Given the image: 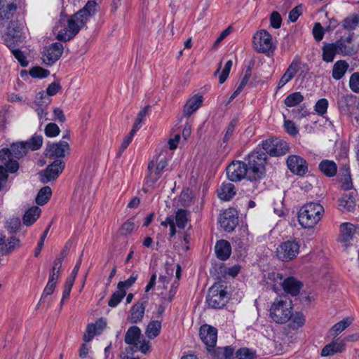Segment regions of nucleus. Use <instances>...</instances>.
<instances>
[{
  "mask_svg": "<svg viewBox=\"0 0 359 359\" xmlns=\"http://www.w3.org/2000/svg\"><path fill=\"white\" fill-rule=\"evenodd\" d=\"M248 171V180L257 181L263 178L266 173L267 156L265 152L257 148L245 158Z\"/></svg>",
  "mask_w": 359,
  "mask_h": 359,
  "instance_id": "obj_1",
  "label": "nucleus"
},
{
  "mask_svg": "<svg viewBox=\"0 0 359 359\" xmlns=\"http://www.w3.org/2000/svg\"><path fill=\"white\" fill-rule=\"evenodd\" d=\"M324 208L318 203L305 204L299 210L298 220L304 228L313 227L322 218Z\"/></svg>",
  "mask_w": 359,
  "mask_h": 359,
  "instance_id": "obj_2",
  "label": "nucleus"
},
{
  "mask_svg": "<svg viewBox=\"0 0 359 359\" xmlns=\"http://www.w3.org/2000/svg\"><path fill=\"white\" fill-rule=\"evenodd\" d=\"M270 317L276 323H285L292 318V302L286 297L274 299L270 308Z\"/></svg>",
  "mask_w": 359,
  "mask_h": 359,
  "instance_id": "obj_3",
  "label": "nucleus"
},
{
  "mask_svg": "<svg viewBox=\"0 0 359 359\" xmlns=\"http://www.w3.org/2000/svg\"><path fill=\"white\" fill-rule=\"evenodd\" d=\"M168 165V161L165 158L155 163L154 160L148 164V173L144 179L143 191L148 192L149 189H153L162 175L163 170Z\"/></svg>",
  "mask_w": 359,
  "mask_h": 359,
  "instance_id": "obj_4",
  "label": "nucleus"
},
{
  "mask_svg": "<svg viewBox=\"0 0 359 359\" xmlns=\"http://www.w3.org/2000/svg\"><path fill=\"white\" fill-rule=\"evenodd\" d=\"M86 22L85 18H82L79 14L75 13L67 20V26L57 31V38L64 41H69L79 33Z\"/></svg>",
  "mask_w": 359,
  "mask_h": 359,
  "instance_id": "obj_5",
  "label": "nucleus"
},
{
  "mask_svg": "<svg viewBox=\"0 0 359 359\" xmlns=\"http://www.w3.org/2000/svg\"><path fill=\"white\" fill-rule=\"evenodd\" d=\"M229 301V296L225 287L219 283L210 287L206 298L208 306L213 309H222Z\"/></svg>",
  "mask_w": 359,
  "mask_h": 359,
  "instance_id": "obj_6",
  "label": "nucleus"
},
{
  "mask_svg": "<svg viewBox=\"0 0 359 359\" xmlns=\"http://www.w3.org/2000/svg\"><path fill=\"white\" fill-rule=\"evenodd\" d=\"M22 26L18 20H11L7 25L2 38L8 48L16 47L21 41Z\"/></svg>",
  "mask_w": 359,
  "mask_h": 359,
  "instance_id": "obj_7",
  "label": "nucleus"
},
{
  "mask_svg": "<svg viewBox=\"0 0 359 359\" xmlns=\"http://www.w3.org/2000/svg\"><path fill=\"white\" fill-rule=\"evenodd\" d=\"M262 149L271 156H280L289 150L287 143L278 138H269L262 142Z\"/></svg>",
  "mask_w": 359,
  "mask_h": 359,
  "instance_id": "obj_8",
  "label": "nucleus"
},
{
  "mask_svg": "<svg viewBox=\"0 0 359 359\" xmlns=\"http://www.w3.org/2000/svg\"><path fill=\"white\" fill-rule=\"evenodd\" d=\"M300 245L297 241H287L282 243L276 249L278 257L283 261L288 262L299 252Z\"/></svg>",
  "mask_w": 359,
  "mask_h": 359,
  "instance_id": "obj_9",
  "label": "nucleus"
},
{
  "mask_svg": "<svg viewBox=\"0 0 359 359\" xmlns=\"http://www.w3.org/2000/svg\"><path fill=\"white\" fill-rule=\"evenodd\" d=\"M253 44L257 52L266 53L273 48L272 36L265 29H261L255 34Z\"/></svg>",
  "mask_w": 359,
  "mask_h": 359,
  "instance_id": "obj_10",
  "label": "nucleus"
},
{
  "mask_svg": "<svg viewBox=\"0 0 359 359\" xmlns=\"http://www.w3.org/2000/svg\"><path fill=\"white\" fill-rule=\"evenodd\" d=\"M226 175L231 182H239L244 178L248 180V171L244 161H233L226 168Z\"/></svg>",
  "mask_w": 359,
  "mask_h": 359,
  "instance_id": "obj_11",
  "label": "nucleus"
},
{
  "mask_svg": "<svg viewBox=\"0 0 359 359\" xmlns=\"http://www.w3.org/2000/svg\"><path fill=\"white\" fill-rule=\"evenodd\" d=\"M65 167V162L61 159H57L50 164L46 170L40 173L41 181L43 183H48L55 180L63 171Z\"/></svg>",
  "mask_w": 359,
  "mask_h": 359,
  "instance_id": "obj_12",
  "label": "nucleus"
},
{
  "mask_svg": "<svg viewBox=\"0 0 359 359\" xmlns=\"http://www.w3.org/2000/svg\"><path fill=\"white\" fill-rule=\"evenodd\" d=\"M63 53V46L55 42L46 47L42 53L43 62L46 65H52L59 60Z\"/></svg>",
  "mask_w": 359,
  "mask_h": 359,
  "instance_id": "obj_13",
  "label": "nucleus"
},
{
  "mask_svg": "<svg viewBox=\"0 0 359 359\" xmlns=\"http://www.w3.org/2000/svg\"><path fill=\"white\" fill-rule=\"evenodd\" d=\"M70 147L66 141H60L56 143H50L46 145L45 155L50 158H63L69 154Z\"/></svg>",
  "mask_w": 359,
  "mask_h": 359,
  "instance_id": "obj_14",
  "label": "nucleus"
},
{
  "mask_svg": "<svg viewBox=\"0 0 359 359\" xmlns=\"http://www.w3.org/2000/svg\"><path fill=\"white\" fill-rule=\"evenodd\" d=\"M199 336L208 351H211L210 348L215 347L217 339V330L215 327L207 324L202 325L200 327Z\"/></svg>",
  "mask_w": 359,
  "mask_h": 359,
  "instance_id": "obj_15",
  "label": "nucleus"
},
{
  "mask_svg": "<svg viewBox=\"0 0 359 359\" xmlns=\"http://www.w3.org/2000/svg\"><path fill=\"white\" fill-rule=\"evenodd\" d=\"M287 165L288 169L297 175L303 176L308 171L306 160L297 155H292L287 158Z\"/></svg>",
  "mask_w": 359,
  "mask_h": 359,
  "instance_id": "obj_16",
  "label": "nucleus"
},
{
  "mask_svg": "<svg viewBox=\"0 0 359 359\" xmlns=\"http://www.w3.org/2000/svg\"><path fill=\"white\" fill-rule=\"evenodd\" d=\"M221 227L226 231H232L238 224V217L234 209L226 210L219 217Z\"/></svg>",
  "mask_w": 359,
  "mask_h": 359,
  "instance_id": "obj_17",
  "label": "nucleus"
},
{
  "mask_svg": "<svg viewBox=\"0 0 359 359\" xmlns=\"http://www.w3.org/2000/svg\"><path fill=\"white\" fill-rule=\"evenodd\" d=\"M353 34H350L346 38H341L335 41L338 54L342 56H350L356 53V48L353 44Z\"/></svg>",
  "mask_w": 359,
  "mask_h": 359,
  "instance_id": "obj_18",
  "label": "nucleus"
},
{
  "mask_svg": "<svg viewBox=\"0 0 359 359\" xmlns=\"http://www.w3.org/2000/svg\"><path fill=\"white\" fill-rule=\"evenodd\" d=\"M355 233L356 227L353 224L348 222L341 224L339 241L345 249L351 245V241Z\"/></svg>",
  "mask_w": 359,
  "mask_h": 359,
  "instance_id": "obj_19",
  "label": "nucleus"
},
{
  "mask_svg": "<svg viewBox=\"0 0 359 359\" xmlns=\"http://www.w3.org/2000/svg\"><path fill=\"white\" fill-rule=\"evenodd\" d=\"M0 165L5 168L6 172H15L18 168V163L13 160L11 149L4 148L0 150Z\"/></svg>",
  "mask_w": 359,
  "mask_h": 359,
  "instance_id": "obj_20",
  "label": "nucleus"
},
{
  "mask_svg": "<svg viewBox=\"0 0 359 359\" xmlns=\"http://www.w3.org/2000/svg\"><path fill=\"white\" fill-rule=\"evenodd\" d=\"M15 10L16 6L13 3L0 0V29L3 28L6 21L12 18Z\"/></svg>",
  "mask_w": 359,
  "mask_h": 359,
  "instance_id": "obj_21",
  "label": "nucleus"
},
{
  "mask_svg": "<svg viewBox=\"0 0 359 359\" xmlns=\"http://www.w3.org/2000/svg\"><path fill=\"white\" fill-rule=\"evenodd\" d=\"M107 326V322L104 318H100L95 323L88 325L86 332L83 336V340L90 341L95 335L100 334Z\"/></svg>",
  "mask_w": 359,
  "mask_h": 359,
  "instance_id": "obj_22",
  "label": "nucleus"
},
{
  "mask_svg": "<svg viewBox=\"0 0 359 359\" xmlns=\"http://www.w3.org/2000/svg\"><path fill=\"white\" fill-rule=\"evenodd\" d=\"M345 348L346 344L344 341L337 339L323 347L321 351V355L325 357L332 355L337 353H342L345 351Z\"/></svg>",
  "mask_w": 359,
  "mask_h": 359,
  "instance_id": "obj_23",
  "label": "nucleus"
},
{
  "mask_svg": "<svg viewBox=\"0 0 359 359\" xmlns=\"http://www.w3.org/2000/svg\"><path fill=\"white\" fill-rule=\"evenodd\" d=\"M281 286L285 292L296 296L299 293L302 283L294 277H288L283 280Z\"/></svg>",
  "mask_w": 359,
  "mask_h": 359,
  "instance_id": "obj_24",
  "label": "nucleus"
},
{
  "mask_svg": "<svg viewBox=\"0 0 359 359\" xmlns=\"http://www.w3.org/2000/svg\"><path fill=\"white\" fill-rule=\"evenodd\" d=\"M202 102L203 97L201 95H194L191 97L184 107L183 116H190L201 106Z\"/></svg>",
  "mask_w": 359,
  "mask_h": 359,
  "instance_id": "obj_25",
  "label": "nucleus"
},
{
  "mask_svg": "<svg viewBox=\"0 0 359 359\" xmlns=\"http://www.w3.org/2000/svg\"><path fill=\"white\" fill-rule=\"evenodd\" d=\"M236 194L235 186L231 182H224L217 189V196L222 201H229Z\"/></svg>",
  "mask_w": 359,
  "mask_h": 359,
  "instance_id": "obj_26",
  "label": "nucleus"
},
{
  "mask_svg": "<svg viewBox=\"0 0 359 359\" xmlns=\"http://www.w3.org/2000/svg\"><path fill=\"white\" fill-rule=\"evenodd\" d=\"M145 306L142 302H137L134 304L130 311V314L128 317V320L132 323H137L141 322L144 318Z\"/></svg>",
  "mask_w": 359,
  "mask_h": 359,
  "instance_id": "obj_27",
  "label": "nucleus"
},
{
  "mask_svg": "<svg viewBox=\"0 0 359 359\" xmlns=\"http://www.w3.org/2000/svg\"><path fill=\"white\" fill-rule=\"evenodd\" d=\"M215 249L217 257L221 260H226L231 255V248L230 243L225 240L217 241Z\"/></svg>",
  "mask_w": 359,
  "mask_h": 359,
  "instance_id": "obj_28",
  "label": "nucleus"
},
{
  "mask_svg": "<svg viewBox=\"0 0 359 359\" xmlns=\"http://www.w3.org/2000/svg\"><path fill=\"white\" fill-rule=\"evenodd\" d=\"M318 168L326 177H332L336 175L338 168L334 161L325 159L319 163Z\"/></svg>",
  "mask_w": 359,
  "mask_h": 359,
  "instance_id": "obj_29",
  "label": "nucleus"
},
{
  "mask_svg": "<svg viewBox=\"0 0 359 359\" xmlns=\"http://www.w3.org/2000/svg\"><path fill=\"white\" fill-rule=\"evenodd\" d=\"M65 257V251H62L61 255L56 258L53 262V266L49 273L48 283L57 284L60 277V269L62 267V259Z\"/></svg>",
  "mask_w": 359,
  "mask_h": 359,
  "instance_id": "obj_30",
  "label": "nucleus"
},
{
  "mask_svg": "<svg viewBox=\"0 0 359 359\" xmlns=\"http://www.w3.org/2000/svg\"><path fill=\"white\" fill-rule=\"evenodd\" d=\"M41 210L38 206H32L29 208L22 217V222L25 226L32 225L39 217Z\"/></svg>",
  "mask_w": 359,
  "mask_h": 359,
  "instance_id": "obj_31",
  "label": "nucleus"
},
{
  "mask_svg": "<svg viewBox=\"0 0 359 359\" xmlns=\"http://www.w3.org/2000/svg\"><path fill=\"white\" fill-rule=\"evenodd\" d=\"M141 336V330L137 326L129 327L125 335V342L129 345H133L137 348V341Z\"/></svg>",
  "mask_w": 359,
  "mask_h": 359,
  "instance_id": "obj_32",
  "label": "nucleus"
},
{
  "mask_svg": "<svg viewBox=\"0 0 359 359\" xmlns=\"http://www.w3.org/2000/svg\"><path fill=\"white\" fill-rule=\"evenodd\" d=\"M349 67V65L345 60H338L333 65L332 76L334 79H341Z\"/></svg>",
  "mask_w": 359,
  "mask_h": 359,
  "instance_id": "obj_33",
  "label": "nucleus"
},
{
  "mask_svg": "<svg viewBox=\"0 0 359 359\" xmlns=\"http://www.w3.org/2000/svg\"><path fill=\"white\" fill-rule=\"evenodd\" d=\"M212 355L215 359H230L234 350L231 346L212 348Z\"/></svg>",
  "mask_w": 359,
  "mask_h": 359,
  "instance_id": "obj_34",
  "label": "nucleus"
},
{
  "mask_svg": "<svg viewBox=\"0 0 359 359\" xmlns=\"http://www.w3.org/2000/svg\"><path fill=\"white\" fill-rule=\"evenodd\" d=\"M338 54V50L334 43H326L323 47V60L327 62H332L334 56Z\"/></svg>",
  "mask_w": 359,
  "mask_h": 359,
  "instance_id": "obj_35",
  "label": "nucleus"
},
{
  "mask_svg": "<svg viewBox=\"0 0 359 359\" xmlns=\"http://www.w3.org/2000/svg\"><path fill=\"white\" fill-rule=\"evenodd\" d=\"M339 207L346 211H352L355 206V200L353 194H344L339 200Z\"/></svg>",
  "mask_w": 359,
  "mask_h": 359,
  "instance_id": "obj_36",
  "label": "nucleus"
},
{
  "mask_svg": "<svg viewBox=\"0 0 359 359\" xmlns=\"http://www.w3.org/2000/svg\"><path fill=\"white\" fill-rule=\"evenodd\" d=\"M161 323L158 320H151L147 325L145 334L150 339H155L161 332Z\"/></svg>",
  "mask_w": 359,
  "mask_h": 359,
  "instance_id": "obj_37",
  "label": "nucleus"
},
{
  "mask_svg": "<svg viewBox=\"0 0 359 359\" xmlns=\"http://www.w3.org/2000/svg\"><path fill=\"white\" fill-rule=\"evenodd\" d=\"M351 324V320L348 318H344L342 320L334 324L330 330L329 333L330 336L336 337L344 330H346Z\"/></svg>",
  "mask_w": 359,
  "mask_h": 359,
  "instance_id": "obj_38",
  "label": "nucleus"
},
{
  "mask_svg": "<svg viewBox=\"0 0 359 359\" xmlns=\"http://www.w3.org/2000/svg\"><path fill=\"white\" fill-rule=\"evenodd\" d=\"M20 247V241L15 236H11L9 239H8V242L6 245L1 248V253L2 255H7Z\"/></svg>",
  "mask_w": 359,
  "mask_h": 359,
  "instance_id": "obj_39",
  "label": "nucleus"
},
{
  "mask_svg": "<svg viewBox=\"0 0 359 359\" xmlns=\"http://www.w3.org/2000/svg\"><path fill=\"white\" fill-rule=\"evenodd\" d=\"M189 212L184 209H179L176 212L174 220H175V224L178 228L184 229L186 226L189 221Z\"/></svg>",
  "mask_w": 359,
  "mask_h": 359,
  "instance_id": "obj_40",
  "label": "nucleus"
},
{
  "mask_svg": "<svg viewBox=\"0 0 359 359\" xmlns=\"http://www.w3.org/2000/svg\"><path fill=\"white\" fill-rule=\"evenodd\" d=\"M97 0H90L87 2L84 8L81 10H80L79 12H77V14H79V15L82 18H85L86 21L88 19V17L94 14L95 13V8L97 5V3L96 1Z\"/></svg>",
  "mask_w": 359,
  "mask_h": 359,
  "instance_id": "obj_41",
  "label": "nucleus"
},
{
  "mask_svg": "<svg viewBox=\"0 0 359 359\" xmlns=\"http://www.w3.org/2000/svg\"><path fill=\"white\" fill-rule=\"evenodd\" d=\"M51 194L52 191L49 187L46 186L41 188L36 197V203L39 205L46 204L50 199Z\"/></svg>",
  "mask_w": 359,
  "mask_h": 359,
  "instance_id": "obj_42",
  "label": "nucleus"
},
{
  "mask_svg": "<svg viewBox=\"0 0 359 359\" xmlns=\"http://www.w3.org/2000/svg\"><path fill=\"white\" fill-rule=\"evenodd\" d=\"M27 146L24 143L13 144L11 147V151L13 158H20L24 156L27 151Z\"/></svg>",
  "mask_w": 359,
  "mask_h": 359,
  "instance_id": "obj_43",
  "label": "nucleus"
},
{
  "mask_svg": "<svg viewBox=\"0 0 359 359\" xmlns=\"http://www.w3.org/2000/svg\"><path fill=\"white\" fill-rule=\"evenodd\" d=\"M304 100V96L300 92H295L290 94L285 99V104L287 107H295Z\"/></svg>",
  "mask_w": 359,
  "mask_h": 359,
  "instance_id": "obj_44",
  "label": "nucleus"
},
{
  "mask_svg": "<svg viewBox=\"0 0 359 359\" xmlns=\"http://www.w3.org/2000/svg\"><path fill=\"white\" fill-rule=\"evenodd\" d=\"M283 276L279 273H269L267 277V284L271 285V288L276 292L278 287V285H282L283 283Z\"/></svg>",
  "mask_w": 359,
  "mask_h": 359,
  "instance_id": "obj_45",
  "label": "nucleus"
},
{
  "mask_svg": "<svg viewBox=\"0 0 359 359\" xmlns=\"http://www.w3.org/2000/svg\"><path fill=\"white\" fill-rule=\"evenodd\" d=\"M126 294V291L117 289V290L114 292L109 298L108 301V306L112 308L116 307L122 301Z\"/></svg>",
  "mask_w": 359,
  "mask_h": 359,
  "instance_id": "obj_46",
  "label": "nucleus"
},
{
  "mask_svg": "<svg viewBox=\"0 0 359 359\" xmlns=\"http://www.w3.org/2000/svg\"><path fill=\"white\" fill-rule=\"evenodd\" d=\"M238 359H255L256 351L248 348H241L236 353Z\"/></svg>",
  "mask_w": 359,
  "mask_h": 359,
  "instance_id": "obj_47",
  "label": "nucleus"
},
{
  "mask_svg": "<svg viewBox=\"0 0 359 359\" xmlns=\"http://www.w3.org/2000/svg\"><path fill=\"white\" fill-rule=\"evenodd\" d=\"M359 25L358 15L348 17L343 20L342 27L346 30L355 29Z\"/></svg>",
  "mask_w": 359,
  "mask_h": 359,
  "instance_id": "obj_48",
  "label": "nucleus"
},
{
  "mask_svg": "<svg viewBox=\"0 0 359 359\" xmlns=\"http://www.w3.org/2000/svg\"><path fill=\"white\" fill-rule=\"evenodd\" d=\"M21 226L20 219L18 217H11L6 220V228L11 233L17 232Z\"/></svg>",
  "mask_w": 359,
  "mask_h": 359,
  "instance_id": "obj_49",
  "label": "nucleus"
},
{
  "mask_svg": "<svg viewBox=\"0 0 359 359\" xmlns=\"http://www.w3.org/2000/svg\"><path fill=\"white\" fill-rule=\"evenodd\" d=\"M138 274L136 272L132 273L129 278L124 281H120L117 285V289H121L126 292V290L130 287L137 280Z\"/></svg>",
  "mask_w": 359,
  "mask_h": 359,
  "instance_id": "obj_50",
  "label": "nucleus"
},
{
  "mask_svg": "<svg viewBox=\"0 0 359 359\" xmlns=\"http://www.w3.org/2000/svg\"><path fill=\"white\" fill-rule=\"evenodd\" d=\"M50 99H46V101H44V103L43 104H41V107H32L37 114L38 115V117L40 120L44 118L46 120H47V114H48V111H47V107L49 105V104L50 103Z\"/></svg>",
  "mask_w": 359,
  "mask_h": 359,
  "instance_id": "obj_51",
  "label": "nucleus"
},
{
  "mask_svg": "<svg viewBox=\"0 0 359 359\" xmlns=\"http://www.w3.org/2000/svg\"><path fill=\"white\" fill-rule=\"evenodd\" d=\"M29 75L32 78H39L43 79L46 78L50 74V72L47 69H45L41 67H34L30 69Z\"/></svg>",
  "mask_w": 359,
  "mask_h": 359,
  "instance_id": "obj_52",
  "label": "nucleus"
},
{
  "mask_svg": "<svg viewBox=\"0 0 359 359\" xmlns=\"http://www.w3.org/2000/svg\"><path fill=\"white\" fill-rule=\"evenodd\" d=\"M291 327L292 329H298L305 323L304 316L301 313H292Z\"/></svg>",
  "mask_w": 359,
  "mask_h": 359,
  "instance_id": "obj_53",
  "label": "nucleus"
},
{
  "mask_svg": "<svg viewBox=\"0 0 359 359\" xmlns=\"http://www.w3.org/2000/svg\"><path fill=\"white\" fill-rule=\"evenodd\" d=\"M315 111L318 115H324L328 108V101L325 98H321L317 101L315 104Z\"/></svg>",
  "mask_w": 359,
  "mask_h": 359,
  "instance_id": "obj_54",
  "label": "nucleus"
},
{
  "mask_svg": "<svg viewBox=\"0 0 359 359\" xmlns=\"http://www.w3.org/2000/svg\"><path fill=\"white\" fill-rule=\"evenodd\" d=\"M43 144V137L41 135H34L26 144L32 150L39 149Z\"/></svg>",
  "mask_w": 359,
  "mask_h": 359,
  "instance_id": "obj_55",
  "label": "nucleus"
},
{
  "mask_svg": "<svg viewBox=\"0 0 359 359\" xmlns=\"http://www.w3.org/2000/svg\"><path fill=\"white\" fill-rule=\"evenodd\" d=\"M349 88L355 93H359V72L352 74L349 79Z\"/></svg>",
  "mask_w": 359,
  "mask_h": 359,
  "instance_id": "obj_56",
  "label": "nucleus"
},
{
  "mask_svg": "<svg viewBox=\"0 0 359 359\" xmlns=\"http://www.w3.org/2000/svg\"><path fill=\"white\" fill-rule=\"evenodd\" d=\"M45 134L48 137H55L57 136L60 130L57 125L54 123H48L45 128Z\"/></svg>",
  "mask_w": 359,
  "mask_h": 359,
  "instance_id": "obj_57",
  "label": "nucleus"
},
{
  "mask_svg": "<svg viewBox=\"0 0 359 359\" xmlns=\"http://www.w3.org/2000/svg\"><path fill=\"white\" fill-rule=\"evenodd\" d=\"M341 188L344 190H350L353 188V183L348 169L345 170V173L341 179Z\"/></svg>",
  "mask_w": 359,
  "mask_h": 359,
  "instance_id": "obj_58",
  "label": "nucleus"
},
{
  "mask_svg": "<svg viewBox=\"0 0 359 359\" xmlns=\"http://www.w3.org/2000/svg\"><path fill=\"white\" fill-rule=\"evenodd\" d=\"M9 49L11 50L13 56L19 61L22 67H27L28 65L26 57L20 49L15 48V47Z\"/></svg>",
  "mask_w": 359,
  "mask_h": 359,
  "instance_id": "obj_59",
  "label": "nucleus"
},
{
  "mask_svg": "<svg viewBox=\"0 0 359 359\" xmlns=\"http://www.w3.org/2000/svg\"><path fill=\"white\" fill-rule=\"evenodd\" d=\"M236 126V121L233 119L229 123L225 130L224 136L222 140L223 143H226L230 140L235 131Z\"/></svg>",
  "mask_w": 359,
  "mask_h": 359,
  "instance_id": "obj_60",
  "label": "nucleus"
},
{
  "mask_svg": "<svg viewBox=\"0 0 359 359\" xmlns=\"http://www.w3.org/2000/svg\"><path fill=\"white\" fill-rule=\"evenodd\" d=\"M232 65H233V62L231 60H228L226 62V64L222 71V73L220 74V75L219 76V81L220 83H224L225 81L226 80L227 77L229 76Z\"/></svg>",
  "mask_w": 359,
  "mask_h": 359,
  "instance_id": "obj_61",
  "label": "nucleus"
},
{
  "mask_svg": "<svg viewBox=\"0 0 359 359\" xmlns=\"http://www.w3.org/2000/svg\"><path fill=\"white\" fill-rule=\"evenodd\" d=\"M282 23V18L279 13L276 11L272 12L270 16L271 26L275 29L280 27Z\"/></svg>",
  "mask_w": 359,
  "mask_h": 359,
  "instance_id": "obj_62",
  "label": "nucleus"
},
{
  "mask_svg": "<svg viewBox=\"0 0 359 359\" xmlns=\"http://www.w3.org/2000/svg\"><path fill=\"white\" fill-rule=\"evenodd\" d=\"M284 128L286 132L291 135H296L298 134V129L296 127L294 123L290 120H285L284 121Z\"/></svg>",
  "mask_w": 359,
  "mask_h": 359,
  "instance_id": "obj_63",
  "label": "nucleus"
},
{
  "mask_svg": "<svg viewBox=\"0 0 359 359\" xmlns=\"http://www.w3.org/2000/svg\"><path fill=\"white\" fill-rule=\"evenodd\" d=\"M302 5L300 4V5H298L296 7H294L290 13H289V20L292 22H294L297 20V19L299 18V17L301 15V14L302 13Z\"/></svg>",
  "mask_w": 359,
  "mask_h": 359,
  "instance_id": "obj_64",
  "label": "nucleus"
}]
</instances>
